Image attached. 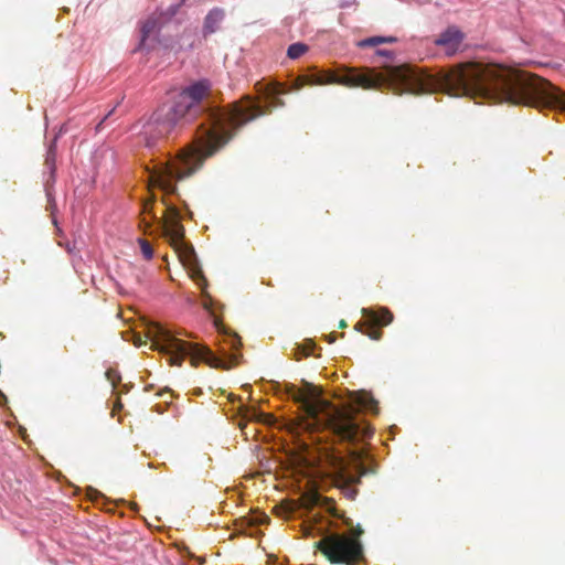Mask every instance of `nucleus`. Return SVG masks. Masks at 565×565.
<instances>
[{
  "label": "nucleus",
  "instance_id": "f257e3e1",
  "mask_svg": "<svg viewBox=\"0 0 565 565\" xmlns=\"http://www.w3.org/2000/svg\"><path fill=\"white\" fill-rule=\"evenodd\" d=\"M256 87L268 100L267 106L263 107L249 96H245L227 107H213L207 103L212 85L207 79H200L182 87L168 105L157 109L141 131L147 147L178 135L183 127L203 115L205 120L198 127L191 146L183 149L173 160L160 163L149 172L150 185L161 189L167 195H179L173 180H183L193 174L206 158L230 142L238 128L270 113L274 107L284 106L280 95L285 94V90L279 84L257 83Z\"/></svg>",
  "mask_w": 565,
  "mask_h": 565
},
{
  "label": "nucleus",
  "instance_id": "f03ea898",
  "mask_svg": "<svg viewBox=\"0 0 565 565\" xmlns=\"http://www.w3.org/2000/svg\"><path fill=\"white\" fill-rule=\"evenodd\" d=\"M385 73L374 68H345L344 74L317 73L297 79L296 88L305 85L339 84L363 89L387 88L396 95L444 92L451 96H468L493 104L508 103L540 108V76L497 64L463 63L436 75L401 64L385 65Z\"/></svg>",
  "mask_w": 565,
  "mask_h": 565
},
{
  "label": "nucleus",
  "instance_id": "7ed1b4c3",
  "mask_svg": "<svg viewBox=\"0 0 565 565\" xmlns=\"http://www.w3.org/2000/svg\"><path fill=\"white\" fill-rule=\"evenodd\" d=\"M292 399L300 404L308 422V427L328 430L340 441H364L373 435V429L356 418L359 409L354 406L338 408L323 399L317 387L305 383L303 387L291 386Z\"/></svg>",
  "mask_w": 565,
  "mask_h": 565
},
{
  "label": "nucleus",
  "instance_id": "20e7f679",
  "mask_svg": "<svg viewBox=\"0 0 565 565\" xmlns=\"http://www.w3.org/2000/svg\"><path fill=\"white\" fill-rule=\"evenodd\" d=\"M148 337L152 341V348L167 355L171 365L181 366L184 359L189 356L193 366L201 362L214 369L227 370L232 366L216 356L207 347L183 341L158 323L149 327Z\"/></svg>",
  "mask_w": 565,
  "mask_h": 565
},
{
  "label": "nucleus",
  "instance_id": "39448f33",
  "mask_svg": "<svg viewBox=\"0 0 565 565\" xmlns=\"http://www.w3.org/2000/svg\"><path fill=\"white\" fill-rule=\"evenodd\" d=\"M162 203L167 206L162 217H158L153 212L154 196L142 203L140 226L147 232L151 228L152 221L156 222L158 224L157 231L169 241L177 252L192 254L193 250L184 242L185 231L181 224L180 211L174 204L168 203L166 199H162Z\"/></svg>",
  "mask_w": 565,
  "mask_h": 565
},
{
  "label": "nucleus",
  "instance_id": "423d86ee",
  "mask_svg": "<svg viewBox=\"0 0 565 565\" xmlns=\"http://www.w3.org/2000/svg\"><path fill=\"white\" fill-rule=\"evenodd\" d=\"M331 563L358 565L364 558L360 540L347 534L330 533L315 543Z\"/></svg>",
  "mask_w": 565,
  "mask_h": 565
},
{
  "label": "nucleus",
  "instance_id": "0eeeda50",
  "mask_svg": "<svg viewBox=\"0 0 565 565\" xmlns=\"http://www.w3.org/2000/svg\"><path fill=\"white\" fill-rule=\"evenodd\" d=\"M329 459L330 470L328 475L334 484L343 491L344 495L353 500L358 494V490L353 486L360 482L362 476L372 471L364 467L362 456L359 452H352L351 463L337 455H331Z\"/></svg>",
  "mask_w": 565,
  "mask_h": 565
},
{
  "label": "nucleus",
  "instance_id": "6e6552de",
  "mask_svg": "<svg viewBox=\"0 0 565 565\" xmlns=\"http://www.w3.org/2000/svg\"><path fill=\"white\" fill-rule=\"evenodd\" d=\"M363 321L355 324V329L372 340H380L383 335L381 328L393 321V313L387 308L377 310L371 308L362 309Z\"/></svg>",
  "mask_w": 565,
  "mask_h": 565
},
{
  "label": "nucleus",
  "instance_id": "1a4fd4ad",
  "mask_svg": "<svg viewBox=\"0 0 565 565\" xmlns=\"http://www.w3.org/2000/svg\"><path fill=\"white\" fill-rule=\"evenodd\" d=\"M465 39V33L457 26L451 25L434 40V44L441 47L445 54L450 57L461 50Z\"/></svg>",
  "mask_w": 565,
  "mask_h": 565
},
{
  "label": "nucleus",
  "instance_id": "9d476101",
  "mask_svg": "<svg viewBox=\"0 0 565 565\" xmlns=\"http://www.w3.org/2000/svg\"><path fill=\"white\" fill-rule=\"evenodd\" d=\"M225 17V11L221 8L212 9L204 19V34H212L218 30L221 22Z\"/></svg>",
  "mask_w": 565,
  "mask_h": 565
},
{
  "label": "nucleus",
  "instance_id": "9b49d317",
  "mask_svg": "<svg viewBox=\"0 0 565 565\" xmlns=\"http://www.w3.org/2000/svg\"><path fill=\"white\" fill-rule=\"evenodd\" d=\"M396 42V38L394 36H371L364 40H361L358 45L360 47L366 46H376L383 43H394Z\"/></svg>",
  "mask_w": 565,
  "mask_h": 565
},
{
  "label": "nucleus",
  "instance_id": "f8f14e48",
  "mask_svg": "<svg viewBox=\"0 0 565 565\" xmlns=\"http://www.w3.org/2000/svg\"><path fill=\"white\" fill-rule=\"evenodd\" d=\"M159 26V18L157 17H150L148 18L145 23L142 24V28H141V33H142V42L148 38L150 36V34H152Z\"/></svg>",
  "mask_w": 565,
  "mask_h": 565
},
{
  "label": "nucleus",
  "instance_id": "ddd939ff",
  "mask_svg": "<svg viewBox=\"0 0 565 565\" xmlns=\"http://www.w3.org/2000/svg\"><path fill=\"white\" fill-rule=\"evenodd\" d=\"M308 49L309 47L307 44L297 42L289 45L287 50V55L289 58L296 60L302 56L308 51Z\"/></svg>",
  "mask_w": 565,
  "mask_h": 565
},
{
  "label": "nucleus",
  "instance_id": "4468645a",
  "mask_svg": "<svg viewBox=\"0 0 565 565\" xmlns=\"http://www.w3.org/2000/svg\"><path fill=\"white\" fill-rule=\"evenodd\" d=\"M356 403L364 408H367L374 413H377V402L369 394L363 393L358 399Z\"/></svg>",
  "mask_w": 565,
  "mask_h": 565
},
{
  "label": "nucleus",
  "instance_id": "2eb2a0df",
  "mask_svg": "<svg viewBox=\"0 0 565 565\" xmlns=\"http://www.w3.org/2000/svg\"><path fill=\"white\" fill-rule=\"evenodd\" d=\"M313 348H315V344L312 342H309V343H307L305 345H301V347H297L294 350V358H295V360L300 361L301 359L311 355V353L313 351Z\"/></svg>",
  "mask_w": 565,
  "mask_h": 565
},
{
  "label": "nucleus",
  "instance_id": "dca6fc26",
  "mask_svg": "<svg viewBox=\"0 0 565 565\" xmlns=\"http://www.w3.org/2000/svg\"><path fill=\"white\" fill-rule=\"evenodd\" d=\"M55 158H56V149L55 145H51L46 158H45V167L51 171V173L55 170Z\"/></svg>",
  "mask_w": 565,
  "mask_h": 565
},
{
  "label": "nucleus",
  "instance_id": "f3484780",
  "mask_svg": "<svg viewBox=\"0 0 565 565\" xmlns=\"http://www.w3.org/2000/svg\"><path fill=\"white\" fill-rule=\"evenodd\" d=\"M139 245L143 257L146 259H151L153 257V249L150 243L143 238H139Z\"/></svg>",
  "mask_w": 565,
  "mask_h": 565
},
{
  "label": "nucleus",
  "instance_id": "a211bd4d",
  "mask_svg": "<svg viewBox=\"0 0 565 565\" xmlns=\"http://www.w3.org/2000/svg\"><path fill=\"white\" fill-rule=\"evenodd\" d=\"M106 379L110 382L111 386L115 388L121 381V376L117 370L108 369L105 373Z\"/></svg>",
  "mask_w": 565,
  "mask_h": 565
},
{
  "label": "nucleus",
  "instance_id": "6ab92c4d",
  "mask_svg": "<svg viewBox=\"0 0 565 565\" xmlns=\"http://www.w3.org/2000/svg\"><path fill=\"white\" fill-rule=\"evenodd\" d=\"M303 505L306 508L313 507L319 503L320 497L318 493L306 494L303 498Z\"/></svg>",
  "mask_w": 565,
  "mask_h": 565
},
{
  "label": "nucleus",
  "instance_id": "aec40b11",
  "mask_svg": "<svg viewBox=\"0 0 565 565\" xmlns=\"http://www.w3.org/2000/svg\"><path fill=\"white\" fill-rule=\"evenodd\" d=\"M192 278L196 280L198 285L201 288H204L206 286V279L201 269L198 268L193 270Z\"/></svg>",
  "mask_w": 565,
  "mask_h": 565
},
{
  "label": "nucleus",
  "instance_id": "412c9836",
  "mask_svg": "<svg viewBox=\"0 0 565 565\" xmlns=\"http://www.w3.org/2000/svg\"><path fill=\"white\" fill-rule=\"evenodd\" d=\"M242 345L241 339L238 335L234 334L231 338V347L235 350H237Z\"/></svg>",
  "mask_w": 565,
  "mask_h": 565
},
{
  "label": "nucleus",
  "instance_id": "4be33fe9",
  "mask_svg": "<svg viewBox=\"0 0 565 565\" xmlns=\"http://www.w3.org/2000/svg\"><path fill=\"white\" fill-rule=\"evenodd\" d=\"M376 55L379 56H385L387 58H391L393 56V52L390 50H377Z\"/></svg>",
  "mask_w": 565,
  "mask_h": 565
},
{
  "label": "nucleus",
  "instance_id": "5701e85b",
  "mask_svg": "<svg viewBox=\"0 0 565 565\" xmlns=\"http://www.w3.org/2000/svg\"><path fill=\"white\" fill-rule=\"evenodd\" d=\"M9 280V270L3 269L2 274L0 275V284H7Z\"/></svg>",
  "mask_w": 565,
  "mask_h": 565
},
{
  "label": "nucleus",
  "instance_id": "b1692460",
  "mask_svg": "<svg viewBox=\"0 0 565 565\" xmlns=\"http://www.w3.org/2000/svg\"><path fill=\"white\" fill-rule=\"evenodd\" d=\"M363 533V530L358 526L355 530H354V539H358L359 540V536Z\"/></svg>",
  "mask_w": 565,
  "mask_h": 565
},
{
  "label": "nucleus",
  "instance_id": "393cba45",
  "mask_svg": "<svg viewBox=\"0 0 565 565\" xmlns=\"http://www.w3.org/2000/svg\"><path fill=\"white\" fill-rule=\"evenodd\" d=\"M121 407H122V404H121L120 399L118 398V399L116 401V403H115L114 411H115V409H120Z\"/></svg>",
  "mask_w": 565,
  "mask_h": 565
},
{
  "label": "nucleus",
  "instance_id": "a878e982",
  "mask_svg": "<svg viewBox=\"0 0 565 565\" xmlns=\"http://www.w3.org/2000/svg\"><path fill=\"white\" fill-rule=\"evenodd\" d=\"M142 344V340L140 337H136L135 339V345L140 347Z\"/></svg>",
  "mask_w": 565,
  "mask_h": 565
},
{
  "label": "nucleus",
  "instance_id": "bb28decb",
  "mask_svg": "<svg viewBox=\"0 0 565 565\" xmlns=\"http://www.w3.org/2000/svg\"><path fill=\"white\" fill-rule=\"evenodd\" d=\"M347 326H348V324H347V321H345V320H341V321L339 322V328H341V329L347 328Z\"/></svg>",
  "mask_w": 565,
  "mask_h": 565
},
{
  "label": "nucleus",
  "instance_id": "cd10ccee",
  "mask_svg": "<svg viewBox=\"0 0 565 565\" xmlns=\"http://www.w3.org/2000/svg\"><path fill=\"white\" fill-rule=\"evenodd\" d=\"M334 341V337L332 334L329 335V342H333Z\"/></svg>",
  "mask_w": 565,
  "mask_h": 565
}]
</instances>
